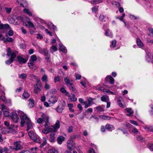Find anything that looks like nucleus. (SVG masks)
<instances>
[{
	"label": "nucleus",
	"instance_id": "f257e3e1",
	"mask_svg": "<svg viewBox=\"0 0 153 153\" xmlns=\"http://www.w3.org/2000/svg\"><path fill=\"white\" fill-rule=\"evenodd\" d=\"M17 112L18 115L20 117L21 120V126L23 127L24 126L25 123H26L27 125L26 129L27 131L32 129L33 127L32 123L26 114L21 111H18Z\"/></svg>",
	"mask_w": 153,
	"mask_h": 153
},
{
	"label": "nucleus",
	"instance_id": "f03ea898",
	"mask_svg": "<svg viewBox=\"0 0 153 153\" xmlns=\"http://www.w3.org/2000/svg\"><path fill=\"white\" fill-rule=\"evenodd\" d=\"M42 117L44 119V121L45 123V128L47 130L49 133L51 131L56 132L57 129L59 128L60 122L59 120H57L56 121L54 125H52L50 126H48V124L49 122V118L48 116L45 114H43Z\"/></svg>",
	"mask_w": 153,
	"mask_h": 153
},
{
	"label": "nucleus",
	"instance_id": "7ed1b4c3",
	"mask_svg": "<svg viewBox=\"0 0 153 153\" xmlns=\"http://www.w3.org/2000/svg\"><path fill=\"white\" fill-rule=\"evenodd\" d=\"M7 55L10 56L11 57L9 59L6 61L5 63L7 65H10L13 62L17 54V52L16 51H12L9 47L7 48Z\"/></svg>",
	"mask_w": 153,
	"mask_h": 153
},
{
	"label": "nucleus",
	"instance_id": "20e7f679",
	"mask_svg": "<svg viewBox=\"0 0 153 153\" xmlns=\"http://www.w3.org/2000/svg\"><path fill=\"white\" fill-rule=\"evenodd\" d=\"M95 100V99H92L91 97L88 98L87 100L85 102V103L84 104L85 105V108H87L91 105V104H94V102H93V100Z\"/></svg>",
	"mask_w": 153,
	"mask_h": 153
},
{
	"label": "nucleus",
	"instance_id": "39448f33",
	"mask_svg": "<svg viewBox=\"0 0 153 153\" xmlns=\"http://www.w3.org/2000/svg\"><path fill=\"white\" fill-rule=\"evenodd\" d=\"M13 145L15 146V151H19L23 149V147L21 144L20 142L19 141L15 142Z\"/></svg>",
	"mask_w": 153,
	"mask_h": 153
},
{
	"label": "nucleus",
	"instance_id": "423d86ee",
	"mask_svg": "<svg viewBox=\"0 0 153 153\" xmlns=\"http://www.w3.org/2000/svg\"><path fill=\"white\" fill-rule=\"evenodd\" d=\"M40 81L39 79H37V82H38V83L35 85L34 86V92L36 94L38 93V91H41V90L42 87L40 83H39L38 82Z\"/></svg>",
	"mask_w": 153,
	"mask_h": 153
},
{
	"label": "nucleus",
	"instance_id": "0eeeda50",
	"mask_svg": "<svg viewBox=\"0 0 153 153\" xmlns=\"http://www.w3.org/2000/svg\"><path fill=\"white\" fill-rule=\"evenodd\" d=\"M11 118L13 121L16 123H17L19 120V118L17 114L15 112L12 113Z\"/></svg>",
	"mask_w": 153,
	"mask_h": 153
},
{
	"label": "nucleus",
	"instance_id": "6e6552de",
	"mask_svg": "<svg viewBox=\"0 0 153 153\" xmlns=\"http://www.w3.org/2000/svg\"><path fill=\"white\" fill-rule=\"evenodd\" d=\"M16 1L19 3H20V6L23 7H27L28 6V4L25 0H17Z\"/></svg>",
	"mask_w": 153,
	"mask_h": 153
},
{
	"label": "nucleus",
	"instance_id": "1a4fd4ad",
	"mask_svg": "<svg viewBox=\"0 0 153 153\" xmlns=\"http://www.w3.org/2000/svg\"><path fill=\"white\" fill-rule=\"evenodd\" d=\"M37 47H38L39 51L40 53L43 54L45 56H48V52L46 49L42 48L39 46H37Z\"/></svg>",
	"mask_w": 153,
	"mask_h": 153
},
{
	"label": "nucleus",
	"instance_id": "9d476101",
	"mask_svg": "<svg viewBox=\"0 0 153 153\" xmlns=\"http://www.w3.org/2000/svg\"><path fill=\"white\" fill-rule=\"evenodd\" d=\"M65 105L62 103L59 104L57 108H56V111L59 113H61L64 109Z\"/></svg>",
	"mask_w": 153,
	"mask_h": 153
},
{
	"label": "nucleus",
	"instance_id": "9b49d317",
	"mask_svg": "<svg viewBox=\"0 0 153 153\" xmlns=\"http://www.w3.org/2000/svg\"><path fill=\"white\" fill-rule=\"evenodd\" d=\"M64 80L66 84L68 85H73V80L70 79L68 77H66L64 78Z\"/></svg>",
	"mask_w": 153,
	"mask_h": 153
},
{
	"label": "nucleus",
	"instance_id": "f8f14e48",
	"mask_svg": "<svg viewBox=\"0 0 153 153\" xmlns=\"http://www.w3.org/2000/svg\"><path fill=\"white\" fill-rule=\"evenodd\" d=\"M71 95L69 93H67L66 96L68 97V99L70 101H75L77 99L75 97V95L74 94H71Z\"/></svg>",
	"mask_w": 153,
	"mask_h": 153
},
{
	"label": "nucleus",
	"instance_id": "ddd939ff",
	"mask_svg": "<svg viewBox=\"0 0 153 153\" xmlns=\"http://www.w3.org/2000/svg\"><path fill=\"white\" fill-rule=\"evenodd\" d=\"M106 81H110V83L113 84L114 83V79L111 76H107L105 79Z\"/></svg>",
	"mask_w": 153,
	"mask_h": 153
},
{
	"label": "nucleus",
	"instance_id": "4468645a",
	"mask_svg": "<svg viewBox=\"0 0 153 153\" xmlns=\"http://www.w3.org/2000/svg\"><path fill=\"white\" fill-rule=\"evenodd\" d=\"M17 59L19 63H25L27 61V60L24 59L20 56H18L17 57Z\"/></svg>",
	"mask_w": 153,
	"mask_h": 153
},
{
	"label": "nucleus",
	"instance_id": "2eb2a0df",
	"mask_svg": "<svg viewBox=\"0 0 153 153\" xmlns=\"http://www.w3.org/2000/svg\"><path fill=\"white\" fill-rule=\"evenodd\" d=\"M57 98L54 96H51L48 101L51 103H54L56 102L57 100Z\"/></svg>",
	"mask_w": 153,
	"mask_h": 153
},
{
	"label": "nucleus",
	"instance_id": "dca6fc26",
	"mask_svg": "<svg viewBox=\"0 0 153 153\" xmlns=\"http://www.w3.org/2000/svg\"><path fill=\"white\" fill-rule=\"evenodd\" d=\"M123 101V99L121 97H119L117 99V103L119 106L121 107L124 108L125 106L121 103Z\"/></svg>",
	"mask_w": 153,
	"mask_h": 153
},
{
	"label": "nucleus",
	"instance_id": "f3484780",
	"mask_svg": "<svg viewBox=\"0 0 153 153\" xmlns=\"http://www.w3.org/2000/svg\"><path fill=\"white\" fill-rule=\"evenodd\" d=\"M28 134L30 138L32 140L35 139V137L36 136V134L33 131H30L28 132Z\"/></svg>",
	"mask_w": 153,
	"mask_h": 153
},
{
	"label": "nucleus",
	"instance_id": "a211bd4d",
	"mask_svg": "<svg viewBox=\"0 0 153 153\" xmlns=\"http://www.w3.org/2000/svg\"><path fill=\"white\" fill-rule=\"evenodd\" d=\"M125 110L128 114H127V115L128 116H132V114L133 113V111L131 108H126Z\"/></svg>",
	"mask_w": 153,
	"mask_h": 153
},
{
	"label": "nucleus",
	"instance_id": "6ab92c4d",
	"mask_svg": "<svg viewBox=\"0 0 153 153\" xmlns=\"http://www.w3.org/2000/svg\"><path fill=\"white\" fill-rule=\"evenodd\" d=\"M3 108V112L4 115L5 117H8L9 115V112L8 110L7 109L5 108L4 107H2Z\"/></svg>",
	"mask_w": 153,
	"mask_h": 153
},
{
	"label": "nucleus",
	"instance_id": "aec40b11",
	"mask_svg": "<svg viewBox=\"0 0 153 153\" xmlns=\"http://www.w3.org/2000/svg\"><path fill=\"white\" fill-rule=\"evenodd\" d=\"M101 99L102 101L105 102H107L109 100L108 97L106 95L102 96L101 98Z\"/></svg>",
	"mask_w": 153,
	"mask_h": 153
},
{
	"label": "nucleus",
	"instance_id": "412c9836",
	"mask_svg": "<svg viewBox=\"0 0 153 153\" xmlns=\"http://www.w3.org/2000/svg\"><path fill=\"white\" fill-rule=\"evenodd\" d=\"M29 101L28 105L29 106L30 108L33 107L34 106V103L33 99L30 98L29 99Z\"/></svg>",
	"mask_w": 153,
	"mask_h": 153
},
{
	"label": "nucleus",
	"instance_id": "4be33fe9",
	"mask_svg": "<svg viewBox=\"0 0 153 153\" xmlns=\"http://www.w3.org/2000/svg\"><path fill=\"white\" fill-rule=\"evenodd\" d=\"M48 26L49 28L52 29L54 30H55L56 29V26L51 22L48 23Z\"/></svg>",
	"mask_w": 153,
	"mask_h": 153
},
{
	"label": "nucleus",
	"instance_id": "5701e85b",
	"mask_svg": "<svg viewBox=\"0 0 153 153\" xmlns=\"http://www.w3.org/2000/svg\"><path fill=\"white\" fill-rule=\"evenodd\" d=\"M59 49L63 53H65L67 52L66 48L63 45H59Z\"/></svg>",
	"mask_w": 153,
	"mask_h": 153
},
{
	"label": "nucleus",
	"instance_id": "b1692460",
	"mask_svg": "<svg viewBox=\"0 0 153 153\" xmlns=\"http://www.w3.org/2000/svg\"><path fill=\"white\" fill-rule=\"evenodd\" d=\"M64 139L65 138L63 137L60 136L58 137L57 139V141L58 143L60 144H61L62 142L64 141Z\"/></svg>",
	"mask_w": 153,
	"mask_h": 153
},
{
	"label": "nucleus",
	"instance_id": "393cba45",
	"mask_svg": "<svg viewBox=\"0 0 153 153\" xmlns=\"http://www.w3.org/2000/svg\"><path fill=\"white\" fill-rule=\"evenodd\" d=\"M55 134L53 133H51L50 134V140L51 142H53L55 140Z\"/></svg>",
	"mask_w": 153,
	"mask_h": 153
},
{
	"label": "nucleus",
	"instance_id": "a878e982",
	"mask_svg": "<svg viewBox=\"0 0 153 153\" xmlns=\"http://www.w3.org/2000/svg\"><path fill=\"white\" fill-rule=\"evenodd\" d=\"M105 128L109 131H111L114 129L113 127L111 125L109 124H107L105 126Z\"/></svg>",
	"mask_w": 153,
	"mask_h": 153
},
{
	"label": "nucleus",
	"instance_id": "bb28decb",
	"mask_svg": "<svg viewBox=\"0 0 153 153\" xmlns=\"http://www.w3.org/2000/svg\"><path fill=\"white\" fill-rule=\"evenodd\" d=\"M105 34L106 36L111 37L113 36V34L109 30H108L105 31Z\"/></svg>",
	"mask_w": 153,
	"mask_h": 153
},
{
	"label": "nucleus",
	"instance_id": "cd10ccee",
	"mask_svg": "<svg viewBox=\"0 0 153 153\" xmlns=\"http://www.w3.org/2000/svg\"><path fill=\"white\" fill-rule=\"evenodd\" d=\"M50 51L52 53L56 51L57 50V48L56 46H52L50 48Z\"/></svg>",
	"mask_w": 153,
	"mask_h": 153
},
{
	"label": "nucleus",
	"instance_id": "c85d7f7f",
	"mask_svg": "<svg viewBox=\"0 0 153 153\" xmlns=\"http://www.w3.org/2000/svg\"><path fill=\"white\" fill-rule=\"evenodd\" d=\"M26 22L30 27H31L32 28H33L35 30H36V28L35 27L34 25L30 21H27Z\"/></svg>",
	"mask_w": 153,
	"mask_h": 153
},
{
	"label": "nucleus",
	"instance_id": "c756f323",
	"mask_svg": "<svg viewBox=\"0 0 153 153\" xmlns=\"http://www.w3.org/2000/svg\"><path fill=\"white\" fill-rule=\"evenodd\" d=\"M137 45L140 46V47H142L143 46V44L140 39L137 38Z\"/></svg>",
	"mask_w": 153,
	"mask_h": 153
},
{
	"label": "nucleus",
	"instance_id": "7c9ffc66",
	"mask_svg": "<svg viewBox=\"0 0 153 153\" xmlns=\"http://www.w3.org/2000/svg\"><path fill=\"white\" fill-rule=\"evenodd\" d=\"M95 108L97 110L98 112H102L104 111V109L102 106H99L97 107H96Z\"/></svg>",
	"mask_w": 153,
	"mask_h": 153
},
{
	"label": "nucleus",
	"instance_id": "2f4dec72",
	"mask_svg": "<svg viewBox=\"0 0 153 153\" xmlns=\"http://www.w3.org/2000/svg\"><path fill=\"white\" fill-rule=\"evenodd\" d=\"M23 12L27 14V15H29V16H32V14L31 12L28 9L25 8L23 9Z\"/></svg>",
	"mask_w": 153,
	"mask_h": 153
},
{
	"label": "nucleus",
	"instance_id": "473e14b6",
	"mask_svg": "<svg viewBox=\"0 0 153 153\" xmlns=\"http://www.w3.org/2000/svg\"><path fill=\"white\" fill-rule=\"evenodd\" d=\"M41 79L42 82H47L48 81L47 76L44 74V75L42 76Z\"/></svg>",
	"mask_w": 153,
	"mask_h": 153
},
{
	"label": "nucleus",
	"instance_id": "72a5a7b5",
	"mask_svg": "<svg viewBox=\"0 0 153 153\" xmlns=\"http://www.w3.org/2000/svg\"><path fill=\"white\" fill-rule=\"evenodd\" d=\"M67 147L68 149L70 150H72L74 149L75 147V144H67Z\"/></svg>",
	"mask_w": 153,
	"mask_h": 153
},
{
	"label": "nucleus",
	"instance_id": "f704fd0d",
	"mask_svg": "<svg viewBox=\"0 0 153 153\" xmlns=\"http://www.w3.org/2000/svg\"><path fill=\"white\" fill-rule=\"evenodd\" d=\"M43 114H42V118H39L37 120V123L40 124H42L43 122H45L44 121V119L42 117V115Z\"/></svg>",
	"mask_w": 153,
	"mask_h": 153
},
{
	"label": "nucleus",
	"instance_id": "c9c22d12",
	"mask_svg": "<svg viewBox=\"0 0 153 153\" xmlns=\"http://www.w3.org/2000/svg\"><path fill=\"white\" fill-rule=\"evenodd\" d=\"M30 96V94L26 91H25L22 95L23 97L25 99L28 98Z\"/></svg>",
	"mask_w": 153,
	"mask_h": 153
},
{
	"label": "nucleus",
	"instance_id": "e433bc0d",
	"mask_svg": "<svg viewBox=\"0 0 153 153\" xmlns=\"http://www.w3.org/2000/svg\"><path fill=\"white\" fill-rule=\"evenodd\" d=\"M36 60L37 58L36 56L34 55H33L31 56L29 61H31V62H33L36 61Z\"/></svg>",
	"mask_w": 153,
	"mask_h": 153
},
{
	"label": "nucleus",
	"instance_id": "4c0bfd02",
	"mask_svg": "<svg viewBox=\"0 0 153 153\" xmlns=\"http://www.w3.org/2000/svg\"><path fill=\"white\" fill-rule=\"evenodd\" d=\"M27 76V75L26 74L24 73H22L19 75V78L23 79H25Z\"/></svg>",
	"mask_w": 153,
	"mask_h": 153
},
{
	"label": "nucleus",
	"instance_id": "58836bf2",
	"mask_svg": "<svg viewBox=\"0 0 153 153\" xmlns=\"http://www.w3.org/2000/svg\"><path fill=\"white\" fill-rule=\"evenodd\" d=\"M70 89L73 92L76 93L77 92V90L75 88V87L74 86H72V85H70L69 87Z\"/></svg>",
	"mask_w": 153,
	"mask_h": 153
},
{
	"label": "nucleus",
	"instance_id": "ea45409f",
	"mask_svg": "<svg viewBox=\"0 0 153 153\" xmlns=\"http://www.w3.org/2000/svg\"><path fill=\"white\" fill-rule=\"evenodd\" d=\"M137 139L138 141H143L145 140L140 135L137 136Z\"/></svg>",
	"mask_w": 153,
	"mask_h": 153
},
{
	"label": "nucleus",
	"instance_id": "a19ab883",
	"mask_svg": "<svg viewBox=\"0 0 153 153\" xmlns=\"http://www.w3.org/2000/svg\"><path fill=\"white\" fill-rule=\"evenodd\" d=\"M60 81V77L59 76H55L54 78V82L55 83H56L57 82H59Z\"/></svg>",
	"mask_w": 153,
	"mask_h": 153
},
{
	"label": "nucleus",
	"instance_id": "79ce46f5",
	"mask_svg": "<svg viewBox=\"0 0 153 153\" xmlns=\"http://www.w3.org/2000/svg\"><path fill=\"white\" fill-rule=\"evenodd\" d=\"M100 117L103 120H109L110 119V117L109 116H100Z\"/></svg>",
	"mask_w": 153,
	"mask_h": 153
},
{
	"label": "nucleus",
	"instance_id": "37998d69",
	"mask_svg": "<svg viewBox=\"0 0 153 153\" xmlns=\"http://www.w3.org/2000/svg\"><path fill=\"white\" fill-rule=\"evenodd\" d=\"M102 0H95L92 1V3L93 4H97L102 2Z\"/></svg>",
	"mask_w": 153,
	"mask_h": 153
},
{
	"label": "nucleus",
	"instance_id": "c03bdc74",
	"mask_svg": "<svg viewBox=\"0 0 153 153\" xmlns=\"http://www.w3.org/2000/svg\"><path fill=\"white\" fill-rule=\"evenodd\" d=\"M30 62L28 63V66L30 68L32 69L33 68V66H34L33 62H32L31 61H30Z\"/></svg>",
	"mask_w": 153,
	"mask_h": 153
},
{
	"label": "nucleus",
	"instance_id": "a18cd8bd",
	"mask_svg": "<svg viewBox=\"0 0 153 153\" xmlns=\"http://www.w3.org/2000/svg\"><path fill=\"white\" fill-rule=\"evenodd\" d=\"M35 139H33V140L35 142L40 143L41 141L39 139V138L37 136H36L35 137Z\"/></svg>",
	"mask_w": 153,
	"mask_h": 153
},
{
	"label": "nucleus",
	"instance_id": "49530a36",
	"mask_svg": "<svg viewBox=\"0 0 153 153\" xmlns=\"http://www.w3.org/2000/svg\"><path fill=\"white\" fill-rule=\"evenodd\" d=\"M42 29H45V32L47 33L48 34L51 36H52V33L51 32L49 31L47 29H46L44 27H42Z\"/></svg>",
	"mask_w": 153,
	"mask_h": 153
},
{
	"label": "nucleus",
	"instance_id": "de8ad7c7",
	"mask_svg": "<svg viewBox=\"0 0 153 153\" xmlns=\"http://www.w3.org/2000/svg\"><path fill=\"white\" fill-rule=\"evenodd\" d=\"M48 153H58L57 150L54 149H50L48 151Z\"/></svg>",
	"mask_w": 153,
	"mask_h": 153
},
{
	"label": "nucleus",
	"instance_id": "09e8293b",
	"mask_svg": "<svg viewBox=\"0 0 153 153\" xmlns=\"http://www.w3.org/2000/svg\"><path fill=\"white\" fill-rule=\"evenodd\" d=\"M9 29H10V27L8 24H3V28L2 29L8 30Z\"/></svg>",
	"mask_w": 153,
	"mask_h": 153
},
{
	"label": "nucleus",
	"instance_id": "8fccbe9b",
	"mask_svg": "<svg viewBox=\"0 0 153 153\" xmlns=\"http://www.w3.org/2000/svg\"><path fill=\"white\" fill-rule=\"evenodd\" d=\"M5 9L6 13L8 14H9L11 12L12 10L11 8H9L8 7H5Z\"/></svg>",
	"mask_w": 153,
	"mask_h": 153
},
{
	"label": "nucleus",
	"instance_id": "3c124183",
	"mask_svg": "<svg viewBox=\"0 0 153 153\" xmlns=\"http://www.w3.org/2000/svg\"><path fill=\"white\" fill-rule=\"evenodd\" d=\"M44 87L46 89L48 90L50 89L51 86L50 85L46 82L44 86Z\"/></svg>",
	"mask_w": 153,
	"mask_h": 153
},
{
	"label": "nucleus",
	"instance_id": "603ef678",
	"mask_svg": "<svg viewBox=\"0 0 153 153\" xmlns=\"http://www.w3.org/2000/svg\"><path fill=\"white\" fill-rule=\"evenodd\" d=\"M60 91L63 93H65L66 95L67 94V93H68V92L66 91V90L64 88H61L60 89Z\"/></svg>",
	"mask_w": 153,
	"mask_h": 153
},
{
	"label": "nucleus",
	"instance_id": "864d4df0",
	"mask_svg": "<svg viewBox=\"0 0 153 153\" xmlns=\"http://www.w3.org/2000/svg\"><path fill=\"white\" fill-rule=\"evenodd\" d=\"M129 122L131 123L132 124L135 126H137L138 125V124L137 123V122L135 121L131 120L129 121Z\"/></svg>",
	"mask_w": 153,
	"mask_h": 153
},
{
	"label": "nucleus",
	"instance_id": "5fc2aeb1",
	"mask_svg": "<svg viewBox=\"0 0 153 153\" xmlns=\"http://www.w3.org/2000/svg\"><path fill=\"white\" fill-rule=\"evenodd\" d=\"M116 43V41L115 40H113L112 41L111 43V47H112L113 48H114L115 47V45Z\"/></svg>",
	"mask_w": 153,
	"mask_h": 153
},
{
	"label": "nucleus",
	"instance_id": "6e6d98bb",
	"mask_svg": "<svg viewBox=\"0 0 153 153\" xmlns=\"http://www.w3.org/2000/svg\"><path fill=\"white\" fill-rule=\"evenodd\" d=\"M37 149V147H34V148H32L30 149V150L31 152V153H35L36 152V151Z\"/></svg>",
	"mask_w": 153,
	"mask_h": 153
},
{
	"label": "nucleus",
	"instance_id": "4d7b16f0",
	"mask_svg": "<svg viewBox=\"0 0 153 153\" xmlns=\"http://www.w3.org/2000/svg\"><path fill=\"white\" fill-rule=\"evenodd\" d=\"M13 34V32L12 30H10L8 32V35L10 36H12Z\"/></svg>",
	"mask_w": 153,
	"mask_h": 153
},
{
	"label": "nucleus",
	"instance_id": "13d9d810",
	"mask_svg": "<svg viewBox=\"0 0 153 153\" xmlns=\"http://www.w3.org/2000/svg\"><path fill=\"white\" fill-rule=\"evenodd\" d=\"M132 131L135 134H137L138 133V132L137 129L135 128H133Z\"/></svg>",
	"mask_w": 153,
	"mask_h": 153
},
{
	"label": "nucleus",
	"instance_id": "bf43d9fd",
	"mask_svg": "<svg viewBox=\"0 0 153 153\" xmlns=\"http://www.w3.org/2000/svg\"><path fill=\"white\" fill-rule=\"evenodd\" d=\"M42 132L45 134H47L49 133L47 130L45 128V129H43L42 130Z\"/></svg>",
	"mask_w": 153,
	"mask_h": 153
},
{
	"label": "nucleus",
	"instance_id": "052dcab7",
	"mask_svg": "<svg viewBox=\"0 0 153 153\" xmlns=\"http://www.w3.org/2000/svg\"><path fill=\"white\" fill-rule=\"evenodd\" d=\"M75 77L76 79H80L81 78V76L80 75L76 74Z\"/></svg>",
	"mask_w": 153,
	"mask_h": 153
},
{
	"label": "nucleus",
	"instance_id": "680f3d73",
	"mask_svg": "<svg viewBox=\"0 0 153 153\" xmlns=\"http://www.w3.org/2000/svg\"><path fill=\"white\" fill-rule=\"evenodd\" d=\"M116 19H119L120 21L123 22L125 24V26L126 25V23L125 22V21L123 20V19L121 17H116Z\"/></svg>",
	"mask_w": 153,
	"mask_h": 153
},
{
	"label": "nucleus",
	"instance_id": "e2e57ef3",
	"mask_svg": "<svg viewBox=\"0 0 153 153\" xmlns=\"http://www.w3.org/2000/svg\"><path fill=\"white\" fill-rule=\"evenodd\" d=\"M73 127L72 126H70L69 127L68 129V131L69 133H71L73 131Z\"/></svg>",
	"mask_w": 153,
	"mask_h": 153
},
{
	"label": "nucleus",
	"instance_id": "0e129e2a",
	"mask_svg": "<svg viewBox=\"0 0 153 153\" xmlns=\"http://www.w3.org/2000/svg\"><path fill=\"white\" fill-rule=\"evenodd\" d=\"M7 42H12L13 41V39L11 37L7 38Z\"/></svg>",
	"mask_w": 153,
	"mask_h": 153
},
{
	"label": "nucleus",
	"instance_id": "69168bd1",
	"mask_svg": "<svg viewBox=\"0 0 153 153\" xmlns=\"http://www.w3.org/2000/svg\"><path fill=\"white\" fill-rule=\"evenodd\" d=\"M147 43L149 44H153V40L148 39L147 40Z\"/></svg>",
	"mask_w": 153,
	"mask_h": 153
},
{
	"label": "nucleus",
	"instance_id": "338daca9",
	"mask_svg": "<svg viewBox=\"0 0 153 153\" xmlns=\"http://www.w3.org/2000/svg\"><path fill=\"white\" fill-rule=\"evenodd\" d=\"M67 144H75L73 143V140L71 139L69 140L68 141Z\"/></svg>",
	"mask_w": 153,
	"mask_h": 153
},
{
	"label": "nucleus",
	"instance_id": "774afa93",
	"mask_svg": "<svg viewBox=\"0 0 153 153\" xmlns=\"http://www.w3.org/2000/svg\"><path fill=\"white\" fill-rule=\"evenodd\" d=\"M148 131H153V126L148 127Z\"/></svg>",
	"mask_w": 153,
	"mask_h": 153
}]
</instances>
